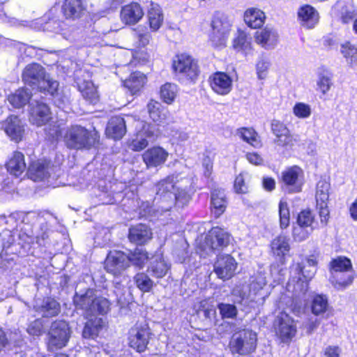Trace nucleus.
<instances>
[{"mask_svg":"<svg viewBox=\"0 0 357 357\" xmlns=\"http://www.w3.org/2000/svg\"><path fill=\"white\" fill-rule=\"evenodd\" d=\"M218 308L222 318L233 319L237 315L238 310L234 305L229 303H220Z\"/></svg>","mask_w":357,"mask_h":357,"instance_id":"bf43d9fd","label":"nucleus"},{"mask_svg":"<svg viewBox=\"0 0 357 357\" xmlns=\"http://www.w3.org/2000/svg\"><path fill=\"white\" fill-rule=\"evenodd\" d=\"M86 319H88V321L84 327L82 336L84 338L94 339L103 328L105 326L104 321L102 318L97 317L96 314L89 316Z\"/></svg>","mask_w":357,"mask_h":357,"instance_id":"2f4dec72","label":"nucleus"},{"mask_svg":"<svg viewBox=\"0 0 357 357\" xmlns=\"http://www.w3.org/2000/svg\"><path fill=\"white\" fill-rule=\"evenodd\" d=\"M280 225L282 229L289 225L290 215L288 204L286 202L280 201L279 204Z\"/></svg>","mask_w":357,"mask_h":357,"instance_id":"13d9d810","label":"nucleus"},{"mask_svg":"<svg viewBox=\"0 0 357 357\" xmlns=\"http://www.w3.org/2000/svg\"><path fill=\"white\" fill-rule=\"evenodd\" d=\"M330 189V183L325 180H320L317 184L315 193L317 208L319 210L321 222L325 225L328 222L330 214L328 206Z\"/></svg>","mask_w":357,"mask_h":357,"instance_id":"9d476101","label":"nucleus"},{"mask_svg":"<svg viewBox=\"0 0 357 357\" xmlns=\"http://www.w3.org/2000/svg\"><path fill=\"white\" fill-rule=\"evenodd\" d=\"M146 77L140 72H135L124 81V86L129 89L132 94H135L144 86Z\"/></svg>","mask_w":357,"mask_h":357,"instance_id":"79ce46f5","label":"nucleus"},{"mask_svg":"<svg viewBox=\"0 0 357 357\" xmlns=\"http://www.w3.org/2000/svg\"><path fill=\"white\" fill-rule=\"evenodd\" d=\"M70 329L65 321L53 322L48 332V347L50 350L61 349L66 346L70 337Z\"/></svg>","mask_w":357,"mask_h":357,"instance_id":"0eeeda50","label":"nucleus"},{"mask_svg":"<svg viewBox=\"0 0 357 357\" xmlns=\"http://www.w3.org/2000/svg\"><path fill=\"white\" fill-rule=\"evenodd\" d=\"M294 139L290 132L274 139V143L280 147L288 148L294 145Z\"/></svg>","mask_w":357,"mask_h":357,"instance_id":"69168bd1","label":"nucleus"},{"mask_svg":"<svg viewBox=\"0 0 357 357\" xmlns=\"http://www.w3.org/2000/svg\"><path fill=\"white\" fill-rule=\"evenodd\" d=\"M266 284V279L264 274L259 273L255 275L249 285V291L251 294V301L261 303L264 301L267 293L264 292V287Z\"/></svg>","mask_w":357,"mask_h":357,"instance_id":"a878e982","label":"nucleus"},{"mask_svg":"<svg viewBox=\"0 0 357 357\" xmlns=\"http://www.w3.org/2000/svg\"><path fill=\"white\" fill-rule=\"evenodd\" d=\"M147 17L151 29L158 31L164 21V15L161 7L156 3L151 1L147 10Z\"/></svg>","mask_w":357,"mask_h":357,"instance_id":"72a5a7b5","label":"nucleus"},{"mask_svg":"<svg viewBox=\"0 0 357 357\" xmlns=\"http://www.w3.org/2000/svg\"><path fill=\"white\" fill-rule=\"evenodd\" d=\"M293 113L298 118L307 119L311 115L312 109L307 104L297 102L293 107Z\"/></svg>","mask_w":357,"mask_h":357,"instance_id":"052dcab7","label":"nucleus"},{"mask_svg":"<svg viewBox=\"0 0 357 357\" xmlns=\"http://www.w3.org/2000/svg\"><path fill=\"white\" fill-rule=\"evenodd\" d=\"M144 10L140 4L132 2L122 7L121 20L126 24L133 25L137 23L144 16Z\"/></svg>","mask_w":357,"mask_h":357,"instance_id":"4be33fe9","label":"nucleus"},{"mask_svg":"<svg viewBox=\"0 0 357 357\" xmlns=\"http://www.w3.org/2000/svg\"><path fill=\"white\" fill-rule=\"evenodd\" d=\"M354 276L352 271L336 272L331 274L330 281L337 290H343L353 282Z\"/></svg>","mask_w":357,"mask_h":357,"instance_id":"58836bf2","label":"nucleus"},{"mask_svg":"<svg viewBox=\"0 0 357 357\" xmlns=\"http://www.w3.org/2000/svg\"><path fill=\"white\" fill-rule=\"evenodd\" d=\"M150 119L157 125L166 123L169 112L159 102L151 100L146 105Z\"/></svg>","mask_w":357,"mask_h":357,"instance_id":"c85d7f7f","label":"nucleus"},{"mask_svg":"<svg viewBox=\"0 0 357 357\" xmlns=\"http://www.w3.org/2000/svg\"><path fill=\"white\" fill-rule=\"evenodd\" d=\"M46 75L45 68L40 64L33 63L25 67L22 73V79L29 85L39 86Z\"/></svg>","mask_w":357,"mask_h":357,"instance_id":"aec40b11","label":"nucleus"},{"mask_svg":"<svg viewBox=\"0 0 357 357\" xmlns=\"http://www.w3.org/2000/svg\"><path fill=\"white\" fill-rule=\"evenodd\" d=\"M4 130L16 142L22 140L24 129L22 121L16 116H9L4 123Z\"/></svg>","mask_w":357,"mask_h":357,"instance_id":"bb28decb","label":"nucleus"},{"mask_svg":"<svg viewBox=\"0 0 357 357\" xmlns=\"http://www.w3.org/2000/svg\"><path fill=\"white\" fill-rule=\"evenodd\" d=\"M152 333L146 321H137L129 331V345L139 352L144 351Z\"/></svg>","mask_w":357,"mask_h":357,"instance_id":"1a4fd4ad","label":"nucleus"},{"mask_svg":"<svg viewBox=\"0 0 357 357\" xmlns=\"http://www.w3.org/2000/svg\"><path fill=\"white\" fill-rule=\"evenodd\" d=\"M29 121L38 127L46 125L52 119L49 106L40 101H33L30 104Z\"/></svg>","mask_w":357,"mask_h":357,"instance_id":"2eb2a0df","label":"nucleus"},{"mask_svg":"<svg viewBox=\"0 0 357 357\" xmlns=\"http://www.w3.org/2000/svg\"><path fill=\"white\" fill-rule=\"evenodd\" d=\"M169 266L162 257H156L151 262L149 271L152 275L158 278H161L166 275Z\"/></svg>","mask_w":357,"mask_h":357,"instance_id":"de8ad7c7","label":"nucleus"},{"mask_svg":"<svg viewBox=\"0 0 357 357\" xmlns=\"http://www.w3.org/2000/svg\"><path fill=\"white\" fill-rule=\"evenodd\" d=\"M238 263L230 255H218L213 265V271L219 279L227 280L236 273Z\"/></svg>","mask_w":357,"mask_h":357,"instance_id":"f8f14e48","label":"nucleus"},{"mask_svg":"<svg viewBox=\"0 0 357 357\" xmlns=\"http://www.w3.org/2000/svg\"><path fill=\"white\" fill-rule=\"evenodd\" d=\"M271 246L273 255L280 263L284 264L290 250L289 239L287 236H279L272 241Z\"/></svg>","mask_w":357,"mask_h":357,"instance_id":"c756f323","label":"nucleus"},{"mask_svg":"<svg viewBox=\"0 0 357 357\" xmlns=\"http://www.w3.org/2000/svg\"><path fill=\"white\" fill-rule=\"evenodd\" d=\"M243 18L248 26L252 29H257L264 24L266 15L260 9L250 8L245 11Z\"/></svg>","mask_w":357,"mask_h":357,"instance_id":"f704fd0d","label":"nucleus"},{"mask_svg":"<svg viewBox=\"0 0 357 357\" xmlns=\"http://www.w3.org/2000/svg\"><path fill=\"white\" fill-rule=\"evenodd\" d=\"M129 267V259L121 251H110L105 261V270L114 275L121 274Z\"/></svg>","mask_w":357,"mask_h":357,"instance_id":"4468645a","label":"nucleus"},{"mask_svg":"<svg viewBox=\"0 0 357 357\" xmlns=\"http://www.w3.org/2000/svg\"><path fill=\"white\" fill-rule=\"evenodd\" d=\"M227 207V201L224 190L215 189L211 192L212 212L216 218L222 215Z\"/></svg>","mask_w":357,"mask_h":357,"instance_id":"e433bc0d","label":"nucleus"},{"mask_svg":"<svg viewBox=\"0 0 357 357\" xmlns=\"http://www.w3.org/2000/svg\"><path fill=\"white\" fill-rule=\"evenodd\" d=\"M28 173L33 181H43L50 176L49 165L41 161L34 162L29 167Z\"/></svg>","mask_w":357,"mask_h":357,"instance_id":"4c0bfd02","label":"nucleus"},{"mask_svg":"<svg viewBox=\"0 0 357 357\" xmlns=\"http://www.w3.org/2000/svg\"><path fill=\"white\" fill-rule=\"evenodd\" d=\"M271 130L275 135V138L289 132V128L285 124L278 120H273L271 122Z\"/></svg>","mask_w":357,"mask_h":357,"instance_id":"0e129e2a","label":"nucleus"},{"mask_svg":"<svg viewBox=\"0 0 357 357\" xmlns=\"http://www.w3.org/2000/svg\"><path fill=\"white\" fill-rule=\"evenodd\" d=\"M297 14L301 25L306 29H313L319 22V13L310 5L305 4L301 6Z\"/></svg>","mask_w":357,"mask_h":357,"instance_id":"412c9836","label":"nucleus"},{"mask_svg":"<svg viewBox=\"0 0 357 357\" xmlns=\"http://www.w3.org/2000/svg\"><path fill=\"white\" fill-rule=\"evenodd\" d=\"M31 93L28 89H20L8 97V102L15 108L24 107L30 100Z\"/></svg>","mask_w":357,"mask_h":357,"instance_id":"c03bdc74","label":"nucleus"},{"mask_svg":"<svg viewBox=\"0 0 357 357\" xmlns=\"http://www.w3.org/2000/svg\"><path fill=\"white\" fill-rule=\"evenodd\" d=\"M350 271H352L351 262L346 257H337L333 259L331 263V274L336 272H346Z\"/></svg>","mask_w":357,"mask_h":357,"instance_id":"864d4df0","label":"nucleus"},{"mask_svg":"<svg viewBox=\"0 0 357 357\" xmlns=\"http://www.w3.org/2000/svg\"><path fill=\"white\" fill-rule=\"evenodd\" d=\"M152 238L151 229L143 224H138L129 229L128 238L130 242L143 245Z\"/></svg>","mask_w":357,"mask_h":357,"instance_id":"cd10ccee","label":"nucleus"},{"mask_svg":"<svg viewBox=\"0 0 357 357\" xmlns=\"http://www.w3.org/2000/svg\"><path fill=\"white\" fill-rule=\"evenodd\" d=\"M303 172L298 166H293L282 172V188L289 192H299L302 190Z\"/></svg>","mask_w":357,"mask_h":357,"instance_id":"9b49d317","label":"nucleus"},{"mask_svg":"<svg viewBox=\"0 0 357 357\" xmlns=\"http://www.w3.org/2000/svg\"><path fill=\"white\" fill-rule=\"evenodd\" d=\"M78 89L83 98L91 104H96L99 100V95L96 86L90 80L77 78Z\"/></svg>","mask_w":357,"mask_h":357,"instance_id":"473e14b6","label":"nucleus"},{"mask_svg":"<svg viewBox=\"0 0 357 357\" xmlns=\"http://www.w3.org/2000/svg\"><path fill=\"white\" fill-rule=\"evenodd\" d=\"M63 23L55 20H49L46 21V17L38 19L33 22L34 28L38 31H44L62 34L66 37V33L63 32Z\"/></svg>","mask_w":357,"mask_h":357,"instance_id":"c9c22d12","label":"nucleus"},{"mask_svg":"<svg viewBox=\"0 0 357 357\" xmlns=\"http://www.w3.org/2000/svg\"><path fill=\"white\" fill-rule=\"evenodd\" d=\"M34 310L43 317H52L58 315L61 311L60 304L54 298H45L36 300Z\"/></svg>","mask_w":357,"mask_h":357,"instance_id":"b1692460","label":"nucleus"},{"mask_svg":"<svg viewBox=\"0 0 357 357\" xmlns=\"http://www.w3.org/2000/svg\"><path fill=\"white\" fill-rule=\"evenodd\" d=\"M20 236H26L24 239L29 244L34 242L42 245L45 244V240L49 237V228L47 222L40 223V228L33 230L29 225L25 224L21 229Z\"/></svg>","mask_w":357,"mask_h":357,"instance_id":"a211bd4d","label":"nucleus"},{"mask_svg":"<svg viewBox=\"0 0 357 357\" xmlns=\"http://www.w3.org/2000/svg\"><path fill=\"white\" fill-rule=\"evenodd\" d=\"M233 47L238 51L248 54L252 49L251 38L244 31L238 30L237 35L233 40Z\"/></svg>","mask_w":357,"mask_h":357,"instance_id":"37998d69","label":"nucleus"},{"mask_svg":"<svg viewBox=\"0 0 357 357\" xmlns=\"http://www.w3.org/2000/svg\"><path fill=\"white\" fill-rule=\"evenodd\" d=\"M316 267H308L298 264V271L299 274H302L305 280L299 278L298 280L293 284V291L296 296L304 295L308 290V281L312 279L316 272Z\"/></svg>","mask_w":357,"mask_h":357,"instance_id":"5701e85b","label":"nucleus"},{"mask_svg":"<svg viewBox=\"0 0 357 357\" xmlns=\"http://www.w3.org/2000/svg\"><path fill=\"white\" fill-rule=\"evenodd\" d=\"M208 82L211 89L217 94L225 96L232 90L233 79L227 73L216 72L208 77Z\"/></svg>","mask_w":357,"mask_h":357,"instance_id":"f3484780","label":"nucleus"},{"mask_svg":"<svg viewBox=\"0 0 357 357\" xmlns=\"http://www.w3.org/2000/svg\"><path fill=\"white\" fill-rule=\"evenodd\" d=\"M313 222L314 215L310 211H302L298 215L297 224L301 227L312 228L311 225Z\"/></svg>","mask_w":357,"mask_h":357,"instance_id":"680f3d73","label":"nucleus"},{"mask_svg":"<svg viewBox=\"0 0 357 357\" xmlns=\"http://www.w3.org/2000/svg\"><path fill=\"white\" fill-rule=\"evenodd\" d=\"M275 331L282 342L288 343L296 335V326L289 314L281 312L275 320Z\"/></svg>","mask_w":357,"mask_h":357,"instance_id":"ddd939ff","label":"nucleus"},{"mask_svg":"<svg viewBox=\"0 0 357 357\" xmlns=\"http://www.w3.org/2000/svg\"><path fill=\"white\" fill-rule=\"evenodd\" d=\"M99 135L96 130H89L80 126H73L66 132L67 146L74 149H89L98 143Z\"/></svg>","mask_w":357,"mask_h":357,"instance_id":"7ed1b4c3","label":"nucleus"},{"mask_svg":"<svg viewBox=\"0 0 357 357\" xmlns=\"http://www.w3.org/2000/svg\"><path fill=\"white\" fill-rule=\"evenodd\" d=\"M157 197L161 212L168 211L176 202L183 204L189 201V196L185 190H178L171 178H167L158 184Z\"/></svg>","mask_w":357,"mask_h":357,"instance_id":"f257e3e1","label":"nucleus"},{"mask_svg":"<svg viewBox=\"0 0 357 357\" xmlns=\"http://www.w3.org/2000/svg\"><path fill=\"white\" fill-rule=\"evenodd\" d=\"M333 84L332 75L327 71H323L318 74L315 89L322 96H325L331 90Z\"/></svg>","mask_w":357,"mask_h":357,"instance_id":"a18cd8bd","label":"nucleus"},{"mask_svg":"<svg viewBox=\"0 0 357 357\" xmlns=\"http://www.w3.org/2000/svg\"><path fill=\"white\" fill-rule=\"evenodd\" d=\"M240 137L254 147H260L261 142L257 132L252 129L241 128L238 131Z\"/></svg>","mask_w":357,"mask_h":357,"instance_id":"603ef678","label":"nucleus"},{"mask_svg":"<svg viewBox=\"0 0 357 357\" xmlns=\"http://www.w3.org/2000/svg\"><path fill=\"white\" fill-rule=\"evenodd\" d=\"M178 92L177 86L174 84L166 83L161 86L160 97L167 104H172Z\"/></svg>","mask_w":357,"mask_h":357,"instance_id":"8fccbe9b","label":"nucleus"},{"mask_svg":"<svg viewBox=\"0 0 357 357\" xmlns=\"http://www.w3.org/2000/svg\"><path fill=\"white\" fill-rule=\"evenodd\" d=\"M129 264L142 268L149 259L147 252L143 248H136L128 256Z\"/></svg>","mask_w":357,"mask_h":357,"instance_id":"09e8293b","label":"nucleus"},{"mask_svg":"<svg viewBox=\"0 0 357 357\" xmlns=\"http://www.w3.org/2000/svg\"><path fill=\"white\" fill-rule=\"evenodd\" d=\"M137 287L143 292H149L153 287V282L144 273H137L134 278Z\"/></svg>","mask_w":357,"mask_h":357,"instance_id":"5fc2aeb1","label":"nucleus"},{"mask_svg":"<svg viewBox=\"0 0 357 357\" xmlns=\"http://www.w3.org/2000/svg\"><path fill=\"white\" fill-rule=\"evenodd\" d=\"M230 241V235L223 229L213 227L207 234L205 239L206 250L214 251L228 245Z\"/></svg>","mask_w":357,"mask_h":357,"instance_id":"dca6fc26","label":"nucleus"},{"mask_svg":"<svg viewBox=\"0 0 357 357\" xmlns=\"http://www.w3.org/2000/svg\"><path fill=\"white\" fill-rule=\"evenodd\" d=\"M232 22L229 17L224 13H217L211 22L212 32L211 40L216 46L225 45L229 35Z\"/></svg>","mask_w":357,"mask_h":357,"instance_id":"39448f33","label":"nucleus"},{"mask_svg":"<svg viewBox=\"0 0 357 357\" xmlns=\"http://www.w3.org/2000/svg\"><path fill=\"white\" fill-rule=\"evenodd\" d=\"M136 134L135 138L129 144V148L134 151L144 149L155 139L153 127L144 121L135 120Z\"/></svg>","mask_w":357,"mask_h":357,"instance_id":"6e6552de","label":"nucleus"},{"mask_svg":"<svg viewBox=\"0 0 357 357\" xmlns=\"http://www.w3.org/2000/svg\"><path fill=\"white\" fill-rule=\"evenodd\" d=\"M271 63L269 60L265 57H260L256 63V72L258 79H265L268 73Z\"/></svg>","mask_w":357,"mask_h":357,"instance_id":"4d7b16f0","label":"nucleus"},{"mask_svg":"<svg viewBox=\"0 0 357 357\" xmlns=\"http://www.w3.org/2000/svg\"><path fill=\"white\" fill-rule=\"evenodd\" d=\"M357 18V13L352 9L345 8L342 10L340 19L343 24H348L354 22Z\"/></svg>","mask_w":357,"mask_h":357,"instance_id":"774afa93","label":"nucleus"},{"mask_svg":"<svg viewBox=\"0 0 357 357\" xmlns=\"http://www.w3.org/2000/svg\"><path fill=\"white\" fill-rule=\"evenodd\" d=\"M255 42L263 48L271 50L277 45L278 34L274 29L266 26L255 33Z\"/></svg>","mask_w":357,"mask_h":357,"instance_id":"393cba45","label":"nucleus"},{"mask_svg":"<svg viewBox=\"0 0 357 357\" xmlns=\"http://www.w3.org/2000/svg\"><path fill=\"white\" fill-rule=\"evenodd\" d=\"M168 152L160 146L148 149L142 154V160L146 168L158 167L162 165L168 158Z\"/></svg>","mask_w":357,"mask_h":357,"instance_id":"6ab92c4d","label":"nucleus"},{"mask_svg":"<svg viewBox=\"0 0 357 357\" xmlns=\"http://www.w3.org/2000/svg\"><path fill=\"white\" fill-rule=\"evenodd\" d=\"M172 67L176 74L190 82H195L199 75L197 61L186 54L177 55L174 59Z\"/></svg>","mask_w":357,"mask_h":357,"instance_id":"423d86ee","label":"nucleus"},{"mask_svg":"<svg viewBox=\"0 0 357 357\" xmlns=\"http://www.w3.org/2000/svg\"><path fill=\"white\" fill-rule=\"evenodd\" d=\"M82 10L80 0H66L62 6V11L66 19L75 20L79 17Z\"/></svg>","mask_w":357,"mask_h":357,"instance_id":"a19ab883","label":"nucleus"},{"mask_svg":"<svg viewBox=\"0 0 357 357\" xmlns=\"http://www.w3.org/2000/svg\"><path fill=\"white\" fill-rule=\"evenodd\" d=\"M26 168L24 155L21 152H15L7 163L8 171L11 174L19 176L24 172Z\"/></svg>","mask_w":357,"mask_h":357,"instance_id":"ea45409f","label":"nucleus"},{"mask_svg":"<svg viewBox=\"0 0 357 357\" xmlns=\"http://www.w3.org/2000/svg\"><path fill=\"white\" fill-rule=\"evenodd\" d=\"M340 52L347 63L352 67H357V47L349 42L341 45Z\"/></svg>","mask_w":357,"mask_h":357,"instance_id":"49530a36","label":"nucleus"},{"mask_svg":"<svg viewBox=\"0 0 357 357\" xmlns=\"http://www.w3.org/2000/svg\"><path fill=\"white\" fill-rule=\"evenodd\" d=\"M126 121L121 116H113L108 122L106 134L114 139H121L126 132Z\"/></svg>","mask_w":357,"mask_h":357,"instance_id":"7c9ffc66","label":"nucleus"},{"mask_svg":"<svg viewBox=\"0 0 357 357\" xmlns=\"http://www.w3.org/2000/svg\"><path fill=\"white\" fill-rule=\"evenodd\" d=\"M257 333L251 330H242L231 336L229 343L233 354L246 356L255 351L257 347Z\"/></svg>","mask_w":357,"mask_h":357,"instance_id":"20e7f679","label":"nucleus"},{"mask_svg":"<svg viewBox=\"0 0 357 357\" xmlns=\"http://www.w3.org/2000/svg\"><path fill=\"white\" fill-rule=\"evenodd\" d=\"M312 231V228L301 227L298 225L293 229V237L296 241H303L308 238Z\"/></svg>","mask_w":357,"mask_h":357,"instance_id":"e2e57ef3","label":"nucleus"},{"mask_svg":"<svg viewBox=\"0 0 357 357\" xmlns=\"http://www.w3.org/2000/svg\"><path fill=\"white\" fill-rule=\"evenodd\" d=\"M328 307V298L322 294L316 295L312 302V312L314 315L324 313Z\"/></svg>","mask_w":357,"mask_h":357,"instance_id":"3c124183","label":"nucleus"},{"mask_svg":"<svg viewBox=\"0 0 357 357\" xmlns=\"http://www.w3.org/2000/svg\"><path fill=\"white\" fill-rule=\"evenodd\" d=\"M75 307L84 311L86 317L96 314H104L109 310V301L102 296H97L96 291L88 289L84 293H76L73 298Z\"/></svg>","mask_w":357,"mask_h":357,"instance_id":"f03ea898","label":"nucleus"},{"mask_svg":"<svg viewBox=\"0 0 357 357\" xmlns=\"http://www.w3.org/2000/svg\"><path fill=\"white\" fill-rule=\"evenodd\" d=\"M320 324L317 318H309L302 324L301 328L305 330L307 335L312 334L317 328Z\"/></svg>","mask_w":357,"mask_h":357,"instance_id":"338daca9","label":"nucleus"},{"mask_svg":"<svg viewBox=\"0 0 357 357\" xmlns=\"http://www.w3.org/2000/svg\"><path fill=\"white\" fill-rule=\"evenodd\" d=\"M59 82L52 79L48 75H46L40 85L38 86L40 91H47L52 96H55L58 93Z\"/></svg>","mask_w":357,"mask_h":357,"instance_id":"6e6d98bb","label":"nucleus"}]
</instances>
